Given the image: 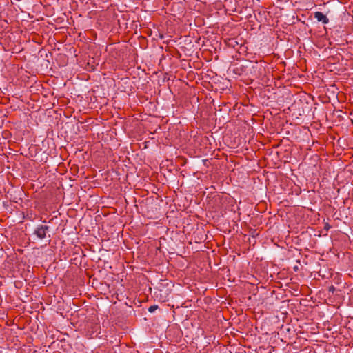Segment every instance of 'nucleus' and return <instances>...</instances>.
Returning a JSON list of instances; mask_svg holds the SVG:
<instances>
[{"label": "nucleus", "mask_w": 353, "mask_h": 353, "mask_svg": "<svg viewBox=\"0 0 353 353\" xmlns=\"http://www.w3.org/2000/svg\"><path fill=\"white\" fill-rule=\"evenodd\" d=\"M324 228L326 229V230H328L330 228V225H328V223L325 224Z\"/></svg>", "instance_id": "obj_4"}, {"label": "nucleus", "mask_w": 353, "mask_h": 353, "mask_svg": "<svg viewBox=\"0 0 353 353\" xmlns=\"http://www.w3.org/2000/svg\"><path fill=\"white\" fill-rule=\"evenodd\" d=\"M294 270H298V267L297 266L294 267Z\"/></svg>", "instance_id": "obj_5"}, {"label": "nucleus", "mask_w": 353, "mask_h": 353, "mask_svg": "<svg viewBox=\"0 0 353 353\" xmlns=\"http://www.w3.org/2000/svg\"><path fill=\"white\" fill-rule=\"evenodd\" d=\"M50 230V227L46 225H39L34 230V234H35L39 239H44L47 237V234ZM48 243L50 242V235L48 236Z\"/></svg>", "instance_id": "obj_1"}, {"label": "nucleus", "mask_w": 353, "mask_h": 353, "mask_svg": "<svg viewBox=\"0 0 353 353\" xmlns=\"http://www.w3.org/2000/svg\"><path fill=\"white\" fill-rule=\"evenodd\" d=\"M158 308V306L156 305H151L149 308H148V312H150V313H152L154 312Z\"/></svg>", "instance_id": "obj_3"}, {"label": "nucleus", "mask_w": 353, "mask_h": 353, "mask_svg": "<svg viewBox=\"0 0 353 353\" xmlns=\"http://www.w3.org/2000/svg\"><path fill=\"white\" fill-rule=\"evenodd\" d=\"M314 18L316 19L318 21L322 22L323 24L329 23V19L321 12H314Z\"/></svg>", "instance_id": "obj_2"}]
</instances>
